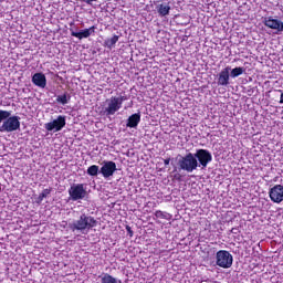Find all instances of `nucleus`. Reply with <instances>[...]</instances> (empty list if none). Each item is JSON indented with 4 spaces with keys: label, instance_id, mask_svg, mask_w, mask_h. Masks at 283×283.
I'll return each mask as SVG.
<instances>
[{
    "label": "nucleus",
    "instance_id": "f257e3e1",
    "mask_svg": "<svg viewBox=\"0 0 283 283\" xmlns=\"http://www.w3.org/2000/svg\"><path fill=\"white\" fill-rule=\"evenodd\" d=\"M21 129V117L11 116L10 111L0 109V132L12 133Z\"/></svg>",
    "mask_w": 283,
    "mask_h": 283
},
{
    "label": "nucleus",
    "instance_id": "f03ea898",
    "mask_svg": "<svg viewBox=\"0 0 283 283\" xmlns=\"http://www.w3.org/2000/svg\"><path fill=\"white\" fill-rule=\"evenodd\" d=\"M96 224L97 221L94 217L82 213L78 220L70 224V229H72V231H90V229H94Z\"/></svg>",
    "mask_w": 283,
    "mask_h": 283
},
{
    "label": "nucleus",
    "instance_id": "7ed1b4c3",
    "mask_svg": "<svg viewBox=\"0 0 283 283\" xmlns=\"http://www.w3.org/2000/svg\"><path fill=\"white\" fill-rule=\"evenodd\" d=\"M178 167L181 169V171L191 174L198 169V159H196V156L192 153H188L179 158Z\"/></svg>",
    "mask_w": 283,
    "mask_h": 283
},
{
    "label": "nucleus",
    "instance_id": "20e7f679",
    "mask_svg": "<svg viewBox=\"0 0 283 283\" xmlns=\"http://www.w3.org/2000/svg\"><path fill=\"white\" fill-rule=\"evenodd\" d=\"M233 265V255L227 250H220L217 252V266L221 269H231Z\"/></svg>",
    "mask_w": 283,
    "mask_h": 283
},
{
    "label": "nucleus",
    "instance_id": "39448f33",
    "mask_svg": "<svg viewBox=\"0 0 283 283\" xmlns=\"http://www.w3.org/2000/svg\"><path fill=\"white\" fill-rule=\"evenodd\" d=\"M69 196L71 200H73L74 202H76V200H83V198L87 196V191L85 190V185L77 184V185L71 186V188L69 189Z\"/></svg>",
    "mask_w": 283,
    "mask_h": 283
},
{
    "label": "nucleus",
    "instance_id": "423d86ee",
    "mask_svg": "<svg viewBox=\"0 0 283 283\" xmlns=\"http://www.w3.org/2000/svg\"><path fill=\"white\" fill-rule=\"evenodd\" d=\"M195 158L203 169L211 163V160H213V156L207 149H198L195 154Z\"/></svg>",
    "mask_w": 283,
    "mask_h": 283
},
{
    "label": "nucleus",
    "instance_id": "0eeeda50",
    "mask_svg": "<svg viewBox=\"0 0 283 283\" xmlns=\"http://www.w3.org/2000/svg\"><path fill=\"white\" fill-rule=\"evenodd\" d=\"M65 125H66L65 116L60 115L53 122H49L44 124V128L46 129V132H61V129H63Z\"/></svg>",
    "mask_w": 283,
    "mask_h": 283
},
{
    "label": "nucleus",
    "instance_id": "6e6552de",
    "mask_svg": "<svg viewBox=\"0 0 283 283\" xmlns=\"http://www.w3.org/2000/svg\"><path fill=\"white\" fill-rule=\"evenodd\" d=\"M270 200L272 202H275L276 205H280V202H283V186L282 185H275L269 190Z\"/></svg>",
    "mask_w": 283,
    "mask_h": 283
},
{
    "label": "nucleus",
    "instance_id": "1a4fd4ad",
    "mask_svg": "<svg viewBox=\"0 0 283 283\" xmlns=\"http://www.w3.org/2000/svg\"><path fill=\"white\" fill-rule=\"evenodd\" d=\"M70 32H71V36H75V39H78L80 41H82V39H90V36H92V34H94V32H96V27L92 25L88 29H84L82 31H74L72 28H70Z\"/></svg>",
    "mask_w": 283,
    "mask_h": 283
},
{
    "label": "nucleus",
    "instance_id": "9d476101",
    "mask_svg": "<svg viewBox=\"0 0 283 283\" xmlns=\"http://www.w3.org/2000/svg\"><path fill=\"white\" fill-rule=\"evenodd\" d=\"M108 106L105 108L106 116H114L120 107V102L116 99V96H112L109 99H107Z\"/></svg>",
    "mask_w": 283,
    "mask_h": 283
},
{
    "label": "nucleus",
    "instance_id": "9b49d317",
    "mask_svg": "<svg viewBox=\"0 0 283 283\" xmlns=\"http://www.w3.org/2000/svg\"><path fill=\"white\" fill-rule=\"evenodd\" d=\"M116 171V163L114 161H104L103 167L101 168V174L104 178H111Z\"/></svg>",
    "mask_w": 283,
    "mask_h": 283
},
{
    "label": "nucleus",
    "instance_id": "f8f14e48",
    "mask_svg": "<svg viewBox=\"0 0 283 283\" xmlns=\"http://www.w3.org/2000/svg\"><path fill=\"white\" fill-rule=\"evenodd\" d=\"M264 25L265 28H270L271 30H276V32H283L282 20L273 19L272 17L265 18Z\"/></svg>",
    "mask_w": 283,
    "mask_h": 283
},
{
    "label": "nucleus",
    "instance_id": "ddd939ff",
    "mask_svg": "<svg viewBox=\"0 0 283 283\" xmlns=\"http://www.w3.org/2000/svg\"><path fill=\"white\" fill-rule=\"evenodd\" d=\"M231 66H227L219 73L218 76V85H221L222 87H227L229 85V80L231 78Z\"/></svg>",
    "mask_w": 283,
    "mask_h": 283
},
{
    "label": "nucleus",
    "instance_id": "4468645a",
    "mask_svg": "<svg viewBox=\"0 0 283 283\" xmlns=\"http://www.w3.org/2000/svg\"><path fill=\"white\" fill-rule=\"evenodd\" d=\"M32 83L33 85H36V87H41L42 90H44V87L48 85V78L43 73H35L32 76Z\"/></svg>",
    "mask_w": 283,
    "mask_h": 283
},
{
    "label": "nucleus",
    "instance_id": "2eb2a0df",
    "mask_svg": "<svg viewBox=\"0 0 283 283\" xmlns=\"http://www.w3.org/2000/svg\"><path fill=\"white\" fill-rule=\"evenodd\" d=\"M139 123H140V113H135L128 117L126 126L130 128H136L138 127Z\"/></svg>",
    "mask_w": 283,
    "mask_h": 283
},
{
    "label": "nucleus",
    "instance_id": "dca6fc26",
    "mask_svg": "<svg viewBox=\"0 0 283 283\" xmlns=\"http://www.w3.org/2000/svg\"><path fill=\"white\" fill-rule=\"evenodd\" d=\"M118 39H120V36L118 35H113L112 38L106 39L104 41V48H107V50H112L116 46V43H118Z\"/></svg>",
    "mask_w": 283,
    "mask_h": 283
},
{
    "label": "nucleus",
    "instance_id": "f3484780",
    "mask_svg": "<svg viewBox=\"0 0 283 283\" xmlns=\"http://www.w3.org/2000/svg\"><path fill=\"white\" fill-rule=\"evenodd\" d=\"M245 72H247L245 67L238 66V67L230 70V76H231V78H238V76H242V74Z\"/></svg>",
    "mask_w": 283,
    "mask_h": 283
},
{
    "label": "nucleus",
    "instance_id": "a211bd4d",
    "mask_svg": "<svg viewBox=\"0 0 283 283\" xmlns=\"http://www.w3.org/2000/svg\"><path fill=\"white\" fill-rule=\"evenodd\" d=\"M171 10V7H169V4H159L157 7V12L159 14V17H167V14H169Z\"/></svg>",
    "mask_w": 283,
    "mask_h": 283
},
{
    "label": "nucleus",
    "instance_id": "6ab92c4d",
    "mask_svg": "<svg viewBox=\"0 0 283 283\" xmlns=\"http://www.w3.org/2000/svg\"><path fill=\"white\" fill-rule=\"evenodd\" d=\"M155 218H159L160 220H171V213L165 212L163 210H157L154 213Z\"/></svg>",
    "mask_w": 283,
    "mask_h": 283
},
{
    "label": "nucleus",
    "instance_id": "aec40b11",
    "mask_svg": "<svg viewBox=\"0 0 283 283\" xmlns=\"http://www.w3.org/2000/svg\"><path fill=\"white\" fill-rule=\"evenodd\" d=\"M102 283H123L120 280H117L116 277L112 276V274H104L102 277Z\"/></svg>",
    "mask_w": 283,
    "mask_h": 283
},
{
    "label": "nucleus",
    "instance_id": "412c9836",
    "mask_svg": "<svg viewBox=\"0 0 283 283\" xmlns=\"http://www.w3.org/2000/svg\"><path fill=\"white\" fill-rule=\"evenodd\" d=\"M56 103H60L61 105H67V103H70V95L67 93L57 95Z\"/></svg>",
    "mask_w": 283,
    "mask_h": 283
},
{
    "label": "nucleus",
    "instance_id": "4be33fe9",
    "mask_svg": "<svg viewBox=\"0 0 283 283\" xmlns=\"http://www.w3.org/2000/svg\"><path fill=\"white\" fill-rule=\"evenodd\" d=\"M50 193H52V188H49V189L46 188V189H44V190L39 195V197H38V202H43V199L46 198V197H49Z\"/></svg>",
    "mask_w": 283,
    "mask_h": 283
},
{
    "label": "nucleus",
    "instance_id": "5701e85b",
    "mask_svg": "<svg viewBox=\"0 0 283 283\" xmlns=\"http://www.w3.org/2000/svg\"><path fill=\"white\" fill-rule=\"evenodd\" d=\"M86 174L88 176H98V166L92 165L91 167L87 168Z\"/></svg>",
    "mask_w": 283,
    "mask_h": 283
},
{
    "label": "nucleus",
    "instance_id": "b1692460",
    "mask_svg": "<svg viewBox=\"0 0 283 283\" xmlns=\"http://www.w3.org/2000/svg\"><path fill=\"white\" fill-rule=\"evenodd\" d=\"M115 99H117L118 103H119V106L123 107V102L127 101V97L126 96H120V97L115 96Z\"/></svg>",
    "mask_w": 283,
    "mask_h": 283
},
{
    "label": "nucleus",
    "instance_id": "393cba45",
    "mask_svg": "<svg viewBox=\"0 0 283 283\" xmlns=\"http://www.w3.org/2000/svg\"><path fill=\"white\" fill-rule=\"evenodd\" d=\"M171 163V158L164 159V165L167 167Z\"/></svg>",
    "mask_w": 283,
    "mask_h": 283
},
{
    "label": "nucleus",
    "instance_id": "a878e982",
    "mask_svg": "<svg viewBox=\"0 0 283 283\" xmlns=\"http://www.w3.org/2000/svg\"><path fill=\"white\" fill-rule=\"evenodd\" d=\"M279 92L281 93V97H280V104L282 105L283 104V92H282V90H279Z\"/></svg>",
    "mask_w": 283,
    "mask_h": 283
},
{
    "label": "nucleus",
    "instance_id": "bb28decb",
    "mask_svg": "<svg viewBox=\"0 0 283 283\" xmlns=\"http://www.w3.org/2000/svg\"><path fill=\"white\" fill-rule=\"evenodd\" d=\"M128 233H130V237L133 235L132 228L127 227Z\"/></svg>",
    "mask_w": 283,
    "mask_h": 283
},
{
    "label": "nucleus",
    "instance_id": "cd10ccee",
    "mask_svg": "<svg viewBox=\"0 0 283 283\" xmlns=\"http://www.w3.org/2000/svg\"><path fill=\"white\" fill-rule=\"evenodd\" d=\"M85 3H92V1H98V0H84Z\"/></svg>",
    "mask_w": 283,
    "mask_h": 283
},
{
    "label": "nucleus",
    "instance_id": "c85d7f7f",
    "mask_svg": "<svg viewBox=\"0 0 283 283\" xmlns=\"http://www.w3.org/2000/svg\"><path fill=\"white\" fill-rule=\"evenodd\" d=\"M70 25H71V28H72V25H74V22H71Z\"/></svg>",
    "mask_w": 283,
    "mask_h": 283
}]
</instances>
